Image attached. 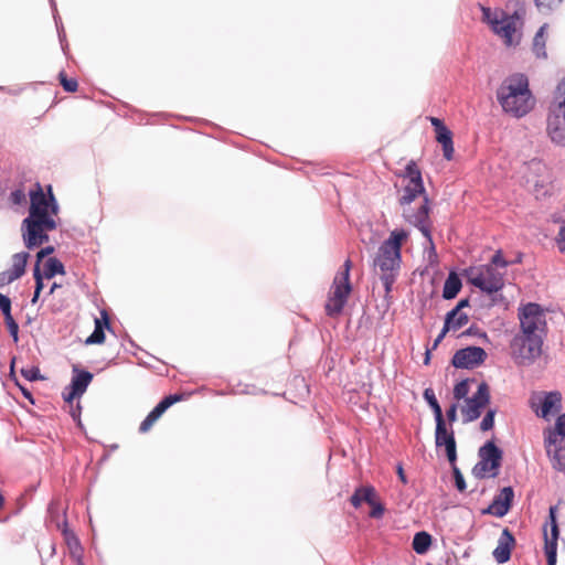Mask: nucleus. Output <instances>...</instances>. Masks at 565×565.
Here are the masks:
<instances>
[{"mask_svg":"<svg viewBox=\"0 0 565 565\" xmlns=\"http://www.w3.org/2000/svg\"><path fill=\"white\" fill-rule=\"evenodd\" d=\"M29 195V215L22 221L21 231L26 248L33 249L49 242L46 232L57 227L53 216L58 214L60 207L51 188L49 194H45L38 183L36 190H31Z\"/></svg>","mask_w":565,"mask_h":565,"instance_id":"1","label":"nucleus"},{"mask_svg":"<svg viewBox=\"0 0 565 565\" xmlns=\"http://www.w3.org/2000/svg\"><path fill=\"white\" fill-rule=\"evenodd\" d=\"M497 99L503 111L515 118L529 114L534 100L527 77L520 73L507 77L497 89Z\"/></svg>","mask_w":565,"mask_h":565,"instance_id":"2","label":"nucleus"},{"mask_svg":"<svg viewBox=\"0 0 565 565\" xmlns=\"http://www.w3.org/2000/svg\"><path fill=\"white\" fill-rule=\"evenodd\" d=\"M407 237L408 233L405 230H394L388 238L381 244L373 262L374 267L380 270V275L398 274L402 263L401 248Z\"/></svg>","mask_w":565,"mask_h":565,"instance_id":"3","label":"nucleus"},{"mask_svg":"<svg viewBox=\"0 0 565 565\" xmlns=\"http://www.w3.org/2000/svg\"><path fill=\"white\" fill-rule=\"evenodd\" d=\"M546 130L555 145L565 147V79L557 85L554 93L548 108Z\"/></svg>","mask_w":565,"mask_h":565,"instance_id":"4","label":"nucleus"},{"mask_svg":"<svg viewBox=\"0 0 565 565\" xmlns=\"http://www.w3.org/2000/svg\"><path fill=\"white\" fill-rule=\"evenodd\" d=\"M542 334L516 333L510 343L511 355L519 365H531L542 354Z\"/></svg>","mask_w":565,"mask_h":565,"instance_id":"5","label":"nucleus"},{"mask_svg":"<svg viewBox=\"0 0 565 565\" xmlns=\"http://www.w3.org/2000/svg\"><path fill=\"white\" fill-rule=\"evenodd\" d=\"M479 461L472 468L475 478L481 480L486 478H495L502 463L503 451L493 440L487 441L478 450Z\"/></svg>","mask_w":565,"mask_h":565,"instance_id":"6","label":"nucleus"},{"mask_svg":"<svg viewBox=\"0 0 565 565\" xmlns=\"http://www.w3.org/2000/svg\"><path fill=\"white\" fill-rule=\"evenodd\" d=\"M481 11L483 21L491 26L492 31L503 38L507 45H512L519 20L516 12L513 15H509L502 10L492 11L487 7H481Z\"/></svg>","mask_w":565,"mask_h":565,"instance_id":"7","label":"nucleus"},{"mask_svg":"<svg viewBox=\"0 0 565 565\" xmlns=\"http://www.w3.org/2000/svg\"><path fill=\"white\" fill-rule=\"evenodd\" d=\"M343 267V271L334 277L332 295L326 303V312L328 316H337L342 311L351 291L349 281L351 260L347 259Z\"/></svg>","mask_w":565,"mask_h":565,"instance_id":"8","label":"nucleus"},{"mask_svg":"<svg viewBox=\"0 0 565 565\" xmlns=\"http://www.w3.org/2000/svg\"><path fill=\"white\" fill-rule=\"evenodd\" d=\"M520 332L545 337L546 319L542 307L535 302L523 305L518 310Z\"/></svg>","mask_w":565,"mask_h":565,"instance_id":"9","label":"nucleus"},{"mask_svg":"<svg viewBox=\"0 0 565 565\" xmlns=\"http://www.w3.org/2000/svg\"><path fill=\"white\" fill-rule=\"evenodd\" d=\"M469 281L486 294H495L504 287V273L492 265H483L471 273Z\"/></svg>","mask_w":565,"mask_h":565,"instance_id":"10","label":"nucleus"},{"mask_svg":"<svg viewBox=\"0 0 565 565\" xmlns=\"http://www.w3.org/2000/svg\"><path fill=\"white\" fill-rule=\"evenodd\" d=\"M489 401V386L486 382H482L479 384L477 392L471 397L466 398V405L461 411L465 422H473L478 419Z\"/></svg>","mask_w":565,"mask_h":565,"instance_id":"11","label":"nucleus"},{"mask_svg":"<svg viewBox=\"0 0 565 565\" xmlns=\"http://www.w3.org/2000/svg\"><path fill=\"white\" fill-rule=\"evenodd\" d=\"M487 359V353L481 347H467L457 350L451 359L456 369H473L479 366Z\"/></svg>","mask_w":565,"mask_h":565,"instance_id":"12","label":"nucleus"},{"mask_svg":"<svg viewBox=\"0 0 565 565\" xmlns=\"http://www.w3.org/2000/svg\"><path fill=\"white\" fill-rule=\"evenodd\" d=\"M544 447L552 467L565 471V439L554 434H544Z\"/></svg>","mask_w":565,"mask_h":565,"instance_id":"13","label":"nucleus"},{"mask_svg":"<svg viewBox=\"0 0 565 565\" xmlns=\"http://www.w3.org/2000/svg\"><path fill=\"white\" fill-rule=\"evenodd\" d=\"M435 444L437 448L445 446L446 455L449 462H456L457 450L455 434L452 429H447L445 419L436 420Z\"/></svg>","mask_w":565,"mask_h":565,"instance_id":"14","label":"nucleus"},{"mask_svg":"<svg viewBox=\"0 0 565 565\" xmlns=\"http://www.w3.org/2000/svg\"><path fill=\"white\" fill-rule=\"evenodd\" d=\"M556 507H551L548 511L551 535L547 534L546 529L544 530V551L547 558V565H556L557 541L559 535L558 525L556 521Z\"/></svg>","mask_w":565,"mask_h":565,"instance_id":"15","label":"nucleus"},{"mask_svg":"<svg viewBox=\"0 0 565 565\" xmlns=\"http://www.w3.org/2000/svg\"><path fill=\"white\" fill-rule=\"evenodd\" d=\"M513 498V488L504 487L500 493L493 498L491 504L483 510L482 513L502 518L509 512Z\"/></svg>","mask_w":565,"mask_h":565,"instance_id":"16","label":"nucleus"},{"mask_svg":"<svg viewBox=\"0 0 565 565\" xmlns=\"http://www.w3.org/2000/svg\"><path fill=\"white\" fill-rule=\"evenodd\" d=\"M524 178L527 184H533V186L537 190L539 188H544L547 182V168L546 166L539 159H532L531 161L524 164Z\"/></svg>","mask_w":565,"mask_h":565,"instance_id":"17","label":"nucleus"},{"mask_svg":"<svg viewBox=\"0 0 565 565\" xmlns=\"http://www.w3.org/2000/svg\"><path fill=\"white\" fill-rule=\"evenodd\" d=\"M428 214H429L428 198H427V195H424V202L420 205V207L415 213H412V214H407L405 212L404 216L408 223L416 226L423 233V235L428 239V242L431 245V248L434 249L430 231L426 224V222L428 220Z\"/></svg>","mask_w":565,"mask_h":565,"instance_id":"18","label":"nucleus"},{"mask_svg":"<svg viewBox=\"0 0 565 565\" xmlns=\"http://www.w3.org/2000/svg\"><path fill=\"white\" fill-rule=\"evenodd\" d=\"M515 543L514 536L510 532L508 527H505L499 540L498 545L493 550V557L497 561L498 564H504L507 563L511 557V551Z\"/></svg>","mask_w":565,"mask_h":565,"instance_id":"19","label":"nucleus"},{"mask_svg":"<svg viewBox=\"0 0 565 565\" xmlns=\"http://www.w3.org/2000/svg\"><path fill=\"white\" fill-rule=\"evenodd\" d=\"M562 408V394L558 391H552L544 394L541 403V411L536 412L539 416L548 420L551 415L558 413Z\"/></svg>","mask_w":565,"mask_h":565,"instance_id":"20","label":"nucleus"},{"mask_svg":"<svg viewBox=\"0 0 565 565\" xmlns=\"http://www.w3.org/2000/svg\"><path fill=\"white\" fill-rule=\"evenodd\" d=\"M100 315V319H95V329L85 340L86 344H102L105 341V329L111 330L107 312L103 310Z\"/></svg>","mask_w":565,"mask_h":565,"instance_id":"21","label":"nucleus"},{"mask_svg":"<svg viewBox=\"0 0 565 565\" xmlns=\"http://www.w3.org/2000/svg\"><path fill=\"white\" fill-rule=\"evenodd\" d=\"M62 532H63L64 539L66 541V544L70 548L71 556L74 559H76L77 563L82 562L83 548H82L81 542H79L78 537L72 531H70L67 529L66 521L63 523Z\"/></svg>","mask_w":565,"mask_h":565,"instance_id":"22","label":"nucleus"},{"mask_svg":"<svg viewBox=\"0 0 565 565\" xmlns=\"http://www.w3.org/2000/svg\"><path fill=\"white\" fill-rule=\"evenodd\" d=\"M425 194L423 182H407L403 189V193L398 199L401 205L411 204L418 195Z\"/></svg>","mask_w":565,"mask_h":565,"instance_id":"23","label":"nucleus"},{"mask_svg":"<svg viewBox=\"0 0 565 565\" xmlns=\"http://www.w3.org/2000/svg\"><path fill=\"white\" fill-rule=\"evenodd\" d=\"M469 322V317L465 312L448 311L445 317V331H458Z\"/></svg>","mask_w":565,"mask_h":565,"instance_id":"24","label":"nucleus"},{"mask_svg":"<svg viewBox=\"0 0 565 565\" xmlns=\"http://www.w3.org/2000/svg\"><path fill=\"white\" fill-rule=\"evenodd\" d=\"M462 287L461 279L456 273H450L445 280L443 297L446 300L454 299Z\"/></svg>","mask_w":565,"mask_h":565,"instance_id":"25","label":"nucleus"},{"mask_svg":"<svg viewBox=\"0 0 565 565\" xmlns=\"http://www.w3.org/2000/svg\"><path fill=\"white\" fill-rule=\"evenodd\" d=\"M436 140L443 146L444 157L451 160L454 156L452 132L445 127L436 131Z\"/></svg>","mask_w":565,"mask_h":565,"instance_id":"26","label":"nucleus"},{"mask_svg":"<svg viewBox=\"0 0 565 565\" xmlns=\"http://www.w3.org/2000/svg\"><path fill=\"white\" fill-rule=\"evenodd\" d=\"M75 375L72 377L70 386L83 395L93 380V374L88 371H78L74 367Z\"/></svg>","mask_w":565,"mask_h":565,"instance_id":"27","label":"nucleus"},{"mask_svg":"<svg viewBox=\"0 0 565 565\" xmlns=\"http://www.w3.org/2000/svg\"><path fill=\"white\" fill-rule=\"evenodd\" d=\"M30 255L28 252L17 253L11 258V268L8 269L13 278L19 279L25 273L26 263Z\"/></svg>","mask_w":565,"mask_h":565,"instance_id":"28","label":"nucleus"},{"mask_svg":"<svg viewBox=\"0 0 565 565\" xmlns=\"http://www.w3.org/2000/svg\"><path fill=\"white\" fill-rule=\"evenodd\" d=\"M374 500V488L373 487H360L351 495V503L354 508H359L364 501L367 504H373Z\"/></svg>","mask_w":565,"mask_h":565,"instance_id":"29","label":"nucleus"},{"mask_svg":"<svg viewBox=\"0 0 565 565\" xmlns=\"http://www.w3.org/2000/svg\"><path fill=\"white\" fill-rule=\"evenodd\" d=\"M431 545V535L425 531L417 532L413 537V550L423 555L428 552Z\"/></svg>","mask_w":565,"mask_h":565,"instance_id":"30","label":"nucleus"},{"mask_svg":"<svg viewBox=\"0 0 565 565\" xmlns=\"http://www.w3.org/2000/svg\"><path fill=\"white\" fill-rule=\"evenodd\" d=\"M64 265L61 260L55 257H51L46 260L43 269V276L46 279L53 278L57 274H64Z\"/></svg>","mask_w":565,"mask_h":565,"instance_id":"31","label":"nucleus"},{"mask_svg":"<svg viewBox=\"0 0 565 565\" xmlns=\"http://www.w3.org/2000/svg\"><path fill=\"white\" fill-rule=\"evenodd\" d=\"M423 395L434 413L435 420L444 419L441 407L435 396L433 388H426Z\"/></svg>","mask_w":565,"mask_h":565,"instance_id":"32","label":"nucleus"},{"mask_svg":"<svg viewBox=\"0 0 565 565\" xmlns=\"http://www.w3.org/2000/svg\"><path fill=\"white\" fill-rule=\"evenodd\" d=\"M546 25H542L536 32L533 41V51L537 57H546L544 32Z\"/></svg>","mask_w":565,"mask_h":565,"instance_id":"33","label":"nucleus"},{"mask_svg":"<svg viewBox=\"0 0 565 565\" xmlns=\"http://www.w3.org/2000/svg\"><path fill=\"white\" fill-rule=\"evenodd\" d=\"M182 396L178 394L168 395L163 399H161L157 406L152 409L157 417H161V415L174 403L181 401Z\"/></svg>","mask_w":565,"mask_h":565,"instance_id":"34","label":"nucleus"},{"mask_svg":"<svg viewBox=\"0 0 565 565\" xmlns=\"http://www.w3.org/2000/svg\"><path fill=\"white\" fill-rule=\"evenodd\" d=\"M405 177L408 182H423L420 171L414 162H409L405 169Z\"/></svg>","mask_w":565,"mask_h":565,"instance_id":"35","label":"nucleus"},{"mask_svg":"<svg viewBox=\"0 0 565 565\" xmlns=\"http://www.w3.org/2000/svg\"><path fill=\"white\" fill-rule=\"evenodd\" d=\"M544 434H554L556 436H561L565 439V414H562L557 417L555 423V428H547Z\"/></svg>","mask_w":565,"mask_h":565,"instance_id":"36","label":"nucleus"},{"mask_svg":"<svg viewBox=\"0 0 565 565\" xmlns=\"http://www.w3.org/2000/svg\"><path fill=\"white\" fill-rule=\"evenodd\" d=\"M536 7L541 12L547 13L557 7L564 1V0H534Z\"/></svg>","mask_w":565,"mask_h":565,"instance_id":"37","label":"nucleus"},{"mask_svg":"<svg viewBox=\"0 0 565 565\" xmlns=\"http://www.w3.org/2000/svg\"><path fill=\"white\" fill-rule=\"evenodd\" d=\"M452 468V475L455 479V487L459 492H463L467 489V484L465 478L460 471V469L456 466V462L450 463Z\"/></svg>","mask_w":565,"mask_h":565,"instance_id":"38","label":"nucleus"},{"mask_svg":"<svg viewBox=\"0 0 565 565\" xmlns=\"http://www.w3.org/2000/svg\"><path fill=\"white\" fill-rule=\"evenodd\" d=\"M468 393H469V380H462L455 385L454 397L456 399L459 401V399L466 398Z\"/></svg>","mask_w":565,"mask_h":565,"instance_id":"39","label":"nucleus"},{"mask_svg":"<svg viewBox=\"0 0 565 565\" xmlns=\"http://www.w3.org/2000/svg\"><path fill=\"white\" fill-rule=\"evenodd\" d=\"M60 83L63 86L64 90L67 93H74L76 92L78 84L77 81L74 78H67L64 74V72H61L58 74Z\"/></svg>","mask_w":565,"mask_h":565,"instance_id":"40","label":"nucleus"},{"mask_svg":"<svg viewBox=\"0 0 565 565\" xmlns=\"http://www.w3.org/2000/svg\"><path fill=\"white\" fill-rule=\"evenodd\" d=\"M497 414V411L495 409H489L484 417L482 418L481 423H480V429L482 431H487V430H490L492 429L493 425H494V416Z\"/></svg>","mask_w":565,"mask_h":565,"instance_id":"41","label":"nucleus"},{"mask_svg":"<svg viewBox=\"0 0 565 565\" xmlns=\"http://www.w3.org/2000/svg\"><path fill=\"white\" fill-rule=\"evenodd\" d=\"M398 274H382L380 278L383 282L385 296H388L392 291L393 285L397 278Z\"/></svg>","mask_w":565,"mask_h":565,"instance_id":"42","label":"nucleus"},{"mask_svg":"<svg viewBox=\"0 0 565 565\" xmlns=\"http://www.w3.org/2000/svg\"><path fill=\"white\" fill-rule=\"evenodd\" d=\"M9 201L13 205H22L26 202V194L23 189H15L10 193Z\"/></svg>","mask_w":565,"mask_h":565,"instance_id":"43","label":"nucleus"},{"mask_svg":"<svg viewBox=\"0 0 565 565\" xmlns=\"http://www.w3.org/2000/svg\"><path fill=\"white\" fill-rule=\"evenodd\" d=\"M4 322L8 328V331L10 335L13 338V340L17 342L19 340L18 333H19V324L13 319L12 315L4 317Z\"/></svg>","mask_w":565,"mask_h":565,"instance_id":"44","label":"nucleus"},{"mask_svg":"<svg viewBox=\"0 0 565 565\" xmlns=\"http://www.w3.org/2000/svg\"><path fill=\"white\" fill-rule=\"evenodd\" d=\"M509 262L504 259L503 255H502V252L501 250H497L494 253V255L492 256L491 258V262L489 265H492L493 267L495 268H501V269H505L508 266H509Z\"/></svg>","mask_w":565,"mask_h":565,"instance_id":"45","label":"nucleus"},{"mask_svg":"<svg viewBox=\"0 0 565 565\" xmlns=\"http://www.w3.org/2000/svg\"><path fill=\"white\" fill-rule=\"evenodd\" d=\"M21 374L25 380L31 381V382L42 379L39 367H35V366H32L29 369H22Z\"/></svg>","mask_w":565,"mask_h":565,"instance_id":"46","label":"nucleus"},{"mask_svg":"<svg viewBox=\"0 0 565 565\" xmlns=\"http://www.w3.org/2000/svg\"><path fill=\"white\" fill-rule=\"evenodd\" d=\"M0 310L3 315V317L12 315L11 313V299L1 292H0Z\"/></svg>","mask_w":565,"mask_h":565,"instance_id":"47","label":"nucleus"},{"mask_svg":"<svg viewBox=\"0 0 565 565\" xmlns=\"http://www.w3.org/2000/svg\"><path fill=\"white\" fill-rule=\"evenodd\" d=\"M33 276L35 279V289L34 290L38 292H41V290L43 289V275L41 274L39 264H35V266H34Z\"/></svg>","mask_w":565,"mask_h":565,"instance_id":"48","label":"nucleus"},{"mask_svg":"<svg viewBox=\"0 0 565 565\" xmlns=\"http://www.w3.org/2000/svg\"><path fill=\"white\" fill-rule=\"evenodd\" d=\"M371 505H372V510L370 512V516L373 518V519L382 518L383 514H384V511H385L383 504L380 503V502H375L373 500V504H371Z\"/></svg>","mask_w":565,"mask_h":565,"instance_id":"49","label":"nucleus"},{"mask_svg":"<svg viewBox=\"0 0 565 565\" xmlns=\"http://www.w3.org/2000/svg\"><path fill=\"white\" fill-rule=\"evenodd\" d=\"M62 395H63V399L66 403H72L75 397L81 396V394L77 391H75L74 388H72L70 385L64 388Z\"/></svg>","mask_w":565,"mask_h":565,"instance_id":"50","label":"nucleus"},{"mask_svg":"<svg viewBox=\"0 0 565 565\" xmlns=\"http://www.w3.org/2000/svg\"><path fill=\"white\" fill-rule=\"evenodd\" d=\"M556 243L559 252L565 253V224L558 231Z\"/></svg>","mask_w":565,"mask_h":565,"instance_id":"51","label":"nucleus"},{"mask_svg":"<svg viewBox=\"0 0 565 565\" xmlns=\"http://www.w3.org/2000/svg\"><path fill=\"white\" fill-rule=\"evenodd\" d=\"M14 280H17V279L13 278V276L10 274L9 270H4V271L0 273V287L9 285V284L13 282Z\"/></svg>","mask_w":565,"mask_h":565,"instance_id":"52","label":"nucleus"},{"mask_svg":"<svg viewBox=\"0 0 565 565\" xmlns=\"http://www.w3.org/2000/svg\"><path fill=\"white\" fill-rule=\"evenodd\" d=\"M54 252V247L52 246H46L44 248H42L40 252H38L36 254V264L40 265V262L47 255L52 254Z\"/></svg>","mask_w":565,"mask_h":565,"instance_id":"53","label":"nucleus"},{"mask_svg":"<svg viewBox=\"0 0 565 565\" xmlns=\"http://www.w3.org/2000/svg\"><path fill=\"white\" fill-rule=\"evenodd\" d=\"M447 418L450 423L456 422L457 419V405L452 404L446 412Z\"/></svg>","mask_w":565,"mask_h":565,"instance_id":"54","label":"nucleus"},{"mask_svg":"<svg viewBox=\"0 0 565 565\" xmlns=\"http://www.w3.org/2000/svg\"><path fill=\"white\" fill-rule=\"evenodd\" d=\"M429 121H430L431 126L434 127L435 132L440 129H444L446 127L444 121L437 117H429Z\"/></svg>","mask_w":565,"mask_h":565,"instance_id":"55","label":"nucleus"},{"mask_svg":"<svg viewBox=\"0 0 565 565\" xmlns=\"http://www.w3.org/2000/svg\"><path fill=\"white\" fill-rule=\"evenodd\" d=\"M17 385L19 386L21 393L23 394V396L30 401L31 404H34V398H33V395L31 393V391L24 386H22L19 382H17Z\"/></svg>","mask_w":565,"mask_h":565,"instance_id":"56","label":"nucleus"},{"mask_svg":"<svg viewBox=\"0 0 565 565\" xmlns=\"http://www.w3.org/2000/svg\"><path fill=\"white\" fill-rule=\"evenodd\" d=\"M152 426H153V423L146 417L139 426V431L142 434L147 433Z\"/></svg>","mask_w":565,"mask_h":565,"instance_id":"57","label":"nucleus"},{"mask_svg":"<svg viewBox=\"0 0 565 565\" xmlns=\"http://www.w3.org/2000/svg\"><path fill=\"white\" fill-rule=\"evenodd\" d=\"M466 307H469V299L468 298L461 299L457 303V306L455 308H452L450 311L462 312V309L466 308Z\"/></svg>","mask_w":565,"mask_h":565,"instance_id":"58","label":"nucleus"},{"mask_svg":"<svg viewBox=\"0 0 565 565\" xmlns=\"http://www.w3.org/2000/svg\"><path fill=\"white\" fill-rule=\"evenodd\" d=\"M449 331H445V326L443 327L440 333L438 334V337L435 339L433 345H431V349L435 350L439 343L443 341V339L445 338V335L448 333Z\"/></svg>","mask_w":565,"mask_h":565,"instance_id":"59","label":"nucleus"},{"mask_svg":"<svg viewBox=\"0 0 565 565\" xmlns=\"http://www.w3.org/2000/svg\"><path fill=\"white\" fill-rule=\"evenodd\" d=\"M50 2H51V7H52V9L54 11V20H55V23H56V26H57L58 36H60V40L62 41L61 29H60V25H58L60 18L57 17V13H56V6H55L54 0H50Z\"/></svg>","mask_w":565,"mask_h":565,"instance_id":"60","label":"nucleus"},{"mask_svg":"<svg viewBox=\"0 0 565 565\" xmlns=\"http://www.w3.org/2000/svg\"><path fill=\"white\" fill-rule=\"evenodd\" d=\"M396 471H397V476H398V479L401 480V482L406 484L407 478H406V475H405L404 469L401 463L397 465Z\"/></svg>","mask_w":565,"mask_h":565,"instance_id":"61","label":"nucleus"},{"mask_svg":"<svg viewBox=\"0 0 565 565\" xmlns=\"http://www.w3.org/2000/svg\"><path fill=\"white\" fill-rule=\"evenodd\" d=\"M478 332L479 329L477 326H470L466 331L461 333V335H476Z\"/></svg>","mask_w":565,"mask_h":565,"instance_id":"62","label":"nucleus"},{"mask_svg":"<svg viewBox=\"0 0 565 565\" xmlns=\"http://www.w3.org/2000/svg\"><path fill=\"white\" fill-rule=\"evenodd\" d=\"M147 418L150 419L153 424L160 418V417H157L156 414L151 411L148 415H147Z\"/></svg>","mask_w":565,"mask_h":565,"instance_id":"63","label":"nucleus"},{"mask_svg":"<svg viewBox=\"0 0 565 565\" xmlns=\"http://www.w3.org/2000/svg\"><path fill=\"white\" fill-rule=\"evenodd\" d=\"M433 349H427L426 352H425V359H424V363L427 365L430 361V352H431Z\"/></svg>","mask_w":565,"mask_h":565,"instance_id":"64","label":"nucleus"}]
</instances>
